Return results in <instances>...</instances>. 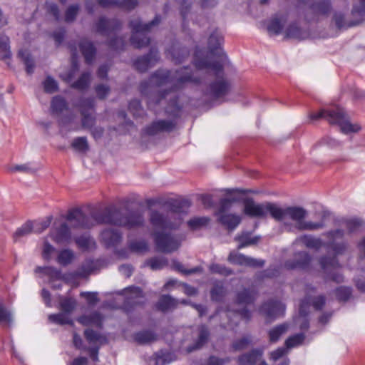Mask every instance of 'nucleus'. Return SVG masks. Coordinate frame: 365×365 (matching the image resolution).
I'll list each match as a JSON object with an SVG mask.
<instances>
[{"label": "nucleus", "instance_id": "obj_29", "mask_svg": "<svg viewBox=\"0 0 365 365\" xmlns=\"http://www.w3.org/2000/svg\"><path fill=\"white\" fill-rule=\"evenodd\" d=\"M36 273H43L49 277L51 282L53 283L57 280L63 279V276L59 269L52 267H37L35 269Z\"/></svg>", "mask_w": 365, "mask_h": 365}, {"label": "nucleus", "instance_id": "obj_9", "mask_svg": "<svg viewBox=\"0 0 365 365\" xmlns=\"http://www.w3.org/2000/svg\"><path fill=\"white\" fill-rule=\"evenodd\" d=\"M351 20L347 19L342 12H335L333 21L339 29H346L355 26L365 19V0H359V4H354L351 10Z\"/></svg>", "mask_w": 365, "mask_h": 365}, {"label": "nucleus", "instance_id": "obj_37", "mask_svg": "<svg viewBox=\"0 0 365 365\" xmlns=\"http://www.w3.org/2000/svg\"><path fill=\"white\" fill-rule=\"evenodd\" d=\"M308 299H304L299 307V316L296 319V324H299L300 329L307 330L309 328V320L307 319L306 315V307L308 304Z\"/></svg>", "mask_w": 365, "mask_h": 365}, {"label": "nucleus", "instance_id": "obj_48", "mask_svg": "<svg viewBox=\"0 0 365 365\" xmlns=\"http://www.w3.org/2000/svg\"><path fill=\"white\" fill-rule=\"evenodd\" d=\"M75 257L74 252L69 249L62 250L58 255L57 262L63 266H66L72 262Z\"/></svg>", "mask_w": 365, "mask_h": 365}, {"label": "nucleus", "instance_id": "obj_23", "mask_svg": "<svg viewBox=\"0 0 365 365\" xmlns=\"http://www.w3.org/2000/svg\"><path fill=\"white\" fill-rule=\"evenodd\" d=\"M263 354L262 349H254L250 352L243 354L238 356L237 362L240 365H255L262 361Z\"/></svg>", "mask_w": 365, "mask_h": 365}, {"label": "nucleus", "instance_id": "obj_6", "mask_svg": "<svg viewBox=\"0 0 365 365\" xmlns=\"http://www.w3.org/2000/svg\"><path fill=\"white\" fill-rule=\"evenodd\" d=\"M312 120H317L320 118H324L331 124H337L339 125L341 131L345 134L350 133H357L361 127L357 124H352L349 122V118L344 109L336 107L330 110H322L317 113H312L309 115Z\"/></svg>", "mask_w": 365, "mask_h": 365}, {"label": "nucleus", "instance_id": "obj_16", "mask_svg": "<svg viewBox=\"0 0 365 365\" xmlns=\"http://www.w3.org/2000/svg\"><path fill=\"white\" fill-rule=\"evenodd\" d=\"M160 59L158 51L152 48L148 54L138 58L134 62L135 68L140 72H145L153 66Z\"/></svg>", "mask_w": 365, "mask_h": 365}, {"label": "nucleus", "instance_id": "obj_57", "mask_svg": "<svg viewBox=\"0 0 365 365\" xmlns=\"http://www.w3.org/2000/svg\"><path fill=\"white\" fill-rule=\"evenodd\" d=\"M304 338L305 336L304 334H297L294 336L289 337L285 341V346L287 349L297 346L302 344L303 341L304 340Z\"/></svg>", "mask_w": 365, "mask_h": 365}, {"label": "nucleus", "instance_id": "obj_62", "mask_svg": "<svg viewBox=\"0 0 365 365\" xmlns=\"http://www.w3.org/2000/svg\"><path fill=\"white\" fill-rule=\"evenodd\" d=\"M210 221V219L206 217H195L188 221V226L192 230L199 229L206 225Z\"/></svg>", "mask_w": 365, "mask_h": 365}, {"label": "nucleus", "instance_id": "obj_21", "mask_svg": "<svg viewBox=\"0 0 365 365\" xmlns=\"http://www.w3.org/2000/svg\"><path fill=\"white\" fill-rule=\"evenodd\" d=\"M120 27V23L116 19H106L105 17H101L96 24V31L98 33L108 36L115 32Z\"/></svg>", "mask_w": 365, "mask_h": 365}, {"label": "nucleus", "instance_id": "obj_43", "mask_svg": "<svg viewBox=\"0 0 365 365\" xmlns=\"http://www.w3.org/2000/svg\"><path fill=\"white\" fill-rule=\"evenodd\" d=\"M71 148L81 153H86L89 150V144L86 136L75 138L71 144Z\"/></svg>", "mask_w": 365, "mask_h": 365}, {"label": "nucleus", "instance_id": "obj_17", "mask_svg": "<svg viewBox=\"0 0 365 365\" xmlns=\"http://www.w3.org/2000/svg\"><path fill=\"white\" fill-rule=\"evenodd\" d=\"M311 259V256L307 252H298L294 255L292 259L287 260L284 263V267L288 269H304L309 267Z\"/></svg>", "mask_w": 365, "mask_h": 365}, {"label": "nucleus", "instance_id": "obj_56", "mask_svg": "<svg viewBox=\"0 0 365 365\" xmlns=\"http://www.w3.org/2000/svg\"><path fill=\"white\" fill-rule=\"evenodd\" d=\"M227 317H230L231 314H232L236 319H249L251 317V314L250 311L245 308L243 307L240 309H228L227 311Z\"/></svg>", "mask_w": 365, "mask_h": 365}, {"label": "nucleus", "instance_id": "obj_42", "mask_svg": "<svg viewBox=\"0 0 365 365\" xmlns=\"http://www.w3.org/2000/svg\"><path fill=\"white\" fill-rule=\"evenodd\" d=\"M288 328L287 324H282L271 329L268 332L269 341L272 343L277 342L281 336L287 331Z\"/></svg>", "mask_w": 365, "mask_h": 365}, {"label": "nucleus", "instance_id": "obj_12", "mask_svg": "<svg viewBox=\"0 0 365 365\" xmlns=\"http://www.w3.org/2000/svg\"><path fill=\"white\" fill-rule=\"evenodd\" d=\"M80 113L82 116L81 125L83 128L89 130L96 125V117L92 112L94 110V99H81L79 104Z\"/></svg>", "mask_w": 365, "mask_h": 365}, {"label": "nucleus", "instance_id": "obj_41", "mask_svg": "<svg viewBox=\"0 0 365 365\" xmlns=\"http://www.w3.org/2000/svg\"><path fill=\"white\" fill-rule=\"evenodd\" d=\"M77 246L83 250L93 249L96 246L94 240L87 234L81 235L75 239Z\"/></svg>", "mask_w": 365, "mask_h": 365}, {"label": "nucleus", "instance_id": "obj_24", "mask_svg": "<svg viewBox=\"0 0 365 365\" xmlns=\"http://www.w3.org/2000/svg\"><path fill=\"white\" fill-rule=\"evenodd\" d=\"M217 222L225 226L228 230H234L241 222L242 218L240 215L232 213H224L216 216Z\"/></svg>", "mask_w": 365, "mask_h": 365}, {"label": "nucleus", "instance_id": "obj_35", "mask_svg": "<svg viewBox=\"0 0 365 365\" xmlns=\"http://www.w3.org/2000/svg\"><path fill=\"white\" fill-rule=\"evenodd\" d=\"M11 57V52L9 46V38L8 36H0V58L9 66V60Z\"/></svg>", "mask_w": 365, "mask_h": 365}, {"label": "nucleus", "instance_id": "obj_49", "mask_svg": "<svg viewBox=\"0 0 365 365\" xmlns=\"http://www.w3.org/2000/svg\"><path fill=\"white\" fill-rule=\"evenodd\" d=\"M225 293V287L222 282H216L210 291L212 300L220 302L222 299Z\"/></svg>", "mask_w": 365, "mask_h": 365}, {"label": "nucleus", "instance_id": "obj_51", "mask_svg": "<svg viewBox=\"0 0 365 365\" xmlns=\"http://www.w3.org/2000/svg\"><path fill=\"white\" fill-rule=\"evenodd\" d=\"M76 302L72 298H62L60 300L61 310L69 315L75 309Z\"/></svg>", "mask_w": 365, "mask_h": 365}, {"label": "nucleus", "instance_id": "obj_7", "mask_svg": "<svg viewBox=\"0 0 365 365\" xmlns=\"http://www.w3.org/2000/svg\"><path fill=\"white\" fill-rule=\"evenodd\" d=\"M160 21V17L156 16L155 19L148 24H143L139 19H134L130 21V27L132 29L130 37L131 44L136 48H141L148 46L150 38L147 36V32Z\"/></svg>", "mask_w": 365, "mask_h": 365}, {"label": "nucleus", "instance_id": "obj_38", "mask_svg": "<svg viewBox=\"0 0 365 365\" xmlns=\"http://www.w3.org/2000/svg\"><path fill=\"white\" fill-rule=\"evenodd\" d=\"M18 56L24 63L26 73L32 74L34 72L35 62L30 53L27 50H20Z\"/></svg>", "mask_w": 365, "mask_h": 365}, {"label": "nucleus", "instance_id": "obj_2", "mask_svg": "<svg viewBox=\"0 0 365 365\" xmlns=\"http://www.w3.org/2000/svg\"><path fill=\"white\" fill-rule=\"evenodd\" d=\"M244 213L251 217L263 218L269 213L276 221L282 222L287 231H315L325 227L326 212H323L321 220L317 222L307 221L308 212L300 206L281 207L275 203L264 202L257 204L252 198L244 201Z\"/></svg>", "mask_w": 365, "mask_h": 365}, {"label": "nucleus", "instance_id": "obj_36", "mask_svg": "<svg viewBox=\"0 0 365 365\" xmlns=\"http://www.w3.org/2000/svg\"><path fill=\"white\" fill-rule=\"evenodd\" d=\"M84 336L91 344H99L102 345L107 342V339L104 336L91 329H86L84 331Z\"/></svg>", "mask_w": 365, "mask_h": 365}, {"label": "nucleus", "instance_id": "obj_22", "mask_svg": "<svg viewBox=\"0 0 365 365\" xmlns=\"http://www.w3.org/2000/svg\"><path fill=\"white\" fill-rule=\"evenodd\" d=\"M175 123L173 120H160L154 121L145 129L148 135H155L160 132H170L173 130Z\"/></svg>", "mask_w": 365, "mask_h": 365}, {"label": "nucleus", "instance_id": "obj_1", "mask_svg": "<svg viewBox=\"0 0 365 365\" xmlns=\"http://www.w3.org/2000/svg\"><path fill=\"white\" fill-rule=\"evenodd\" d=\"M186 82L200 83V79L191 73L190 68H182L173 72L168 70H158L148 81H143L140 86L141 94L147 98L148 106L155 110V106H163L165 112L177 117L181 107L178 104L177 90L182 88Z\"/></svg>", "mask_w": 365, "mask_h": 365}, {"label": "nucleus", "instance_id": "obj_55", "mask_svg": "<svg viewBox=\"0 0 365 365\" xmlns=\"http://www.w3.org/2000/svg\"><path fill=\"white\" fill-rule=\"evenodd\" d=\"M129 248L133 252L143 253L148 250V245L145 240H133L129 242Z\"/></svg>", "mask_w": 365, "mask_h": 365}, {"label": "nucleus", "instance_id": "obj_10", "mask_svg": "<svg viewBox=\"0 0 365 365\" xmlns=\"http://www.w3.org/2000/svg\"><path fill=\"white\" fill-rule=\"evenodd\" d=\"M156 250L163 253H171L177 250L181 244L182 239L178 236L160 231L153 232Z\"/></svg>", "mask_w": 365, "mask_h": 365}, {"label": "nucleus", "instance_id": "obj_31", "mask_svg": "<svg viewBox=\"0 0 365 365\" xmlns=\"http://www.w3.org/2000/svg\"><path fill=\"white\" fill-rule=\"evenodd\" d=\"M235 240L239 243L237 249L240 250L245 247L257 244L259 240V237H252L250 232H243L240 235L235 236Z\"/></svg>", "mask_w": 365, "mask_h": 365}, {"label": "nucleus", "instance_id": "obj_53", "mask_svg": "<svg viewBox=\"0 0 365 365\" xmlns=\"http://www.w3.org/2000/svg\"><path fill=\"white\" fill-rule=\"evenodd\" d=\"M209 269L212 273L219 274L223 276H230L233 274L232 269L220 264L212 263L210 265Z\"/></svg>", "mask_w": 365, "mask_h": 365}, {"label": "nucleus", "instance_id": "obj_50", "mask_svg": "<svg viewBox=\"0 0 365 365\" xmlns=\"http://www.w3.org/2000/svg\"><path fill=\"white\" fill-rule=\"evenodd\" d=\"M90 81L91 73L84 72L76 82L72 83L71 87L78 90H84L88 86Z\"/></svg>", "mask_w": 365, "mask_h": 365}, {"label": "nucleus", "instance_id": "obj_59", "mask_svg": "<svg viewBox=\"0 0 365 365\" xmlns=\"http://www.w3.org/2000/svg\"><path fill=\"white\" fill-rule=\"evenodd\" d=\"M128 109L135 117H141L144 110L139 100L133 99L129 103Z\"/></svg>", "mask_w": 365, "mask_h": 365}, {"label": "nucleus", "instance_id": "obj_25", "mask_svg": "<svg viewBox=\"0 0 365 365\" xmlns=\"http://www.w3.org/2000/svg\"><path fill=\"white\" fill-rule=\"evenodd\" d=\"M157 339V334L150 329L141 330L133 334L134 341L140 345L151 344L155 341Z\"/></svg>", "mask_w": 365, "mask_h": 365}, {"label": "nucleus", "instance_id": "obj_60", "mask_svg": "<svg viewBox=\"0 0 365 365\" xmlns=\"http://www.w3.org/2000/svg\"><path fill=\"white\" fill-rule=\"evenodd\" d=\"M283 28V24L277 18L272 19L267 25V31L271 34H279Z\"/></svg>", "mask_w": 365, "mask_h": 365}, {"label": "nucleus", "instance_id": "obj_20", "mask_svg": "<svg viewBox=\"0 0 365 365\" xmlns=\"http://www.w3.org/2000/svg\"><path fill=\"white\" fill-rule=\"evenodd\" d=\"M190 52L187 48L181 46L179 43H174L172 46L167 50V57L174 63H181L189 56Z\"/></svg>", "mask_w": 365, "mask_h": 365}, {"label": "nucleus", "instance_id": "obj_61", "mask_svg": "<svg viewBox=\"0 0 365 365\" xmlns=\"http://www.w3.org/2000/svg\"><path fill=\"white\" fill-rule=\"evenodd\" d=\"M251 342V339L249 336H245L240 339L235 341L232 343V346L234 351H241L247 349Z\"/></svg>", "mask_w": 365, "mask_h": 365}, {"label": "nucleus", "instance_id": "obj_26", "mask_svg": "<svg viewBox=\"0 0 365 365\" xmlns=\"http://www.w3.org/2000/svg\"><path fill=\"white\" fill-rule=\"evenodd\" d=\"M77 321L83 326L102 327L103 316L98 312H94L89 315H83L77 319Z\"/></svg>", "mask_w": 365, "mask_h": 365}, {"label": "nucleus", "instance_id": "obj_5", "mask_svg": "<svg viewBox=\"0 0 365 365\" xmlns=\"http://www.w3.org/2000/svg\"><path fill=\"white\" fill-rule=\"evenodd\" d=\"M324 236L329 239V241L326 242L325 247L331 250L334 254V257L324 256L319 260L322 268L328 271L329 268L334 269L339 267V264L336 256L344 255L346 252L348 244L344 242H336V240L342 239L344 236V231L341 229L329 230L324 233Z\"/></svg>", "mask_w": 365, "mask_h": 365}, {"label": "nucleus", "instance_id": "obj_28", "mask_svg": "<svg viewBox=\"0 0 365 365\" xmlns=\"http://www.w3.org/2000/svg\"><path fill=\"white\" fill-rule=\"evenodd\" d=\"M126 295V302L128 304H141V299L143 298L142 290L137 287H129L123 290Z\"/></svg>", "mask_w": 365, "mask_h": 365}, {"label": "nucleus", "instance_id": "obj_44", "mask_svg": "<svg viewBox=\"0 0 365 365\" xmlns=\"http://www.w3.org/2000/svg\"><path fill=\"white\" fill-rule=\"evenodd\" d=\"M307 36V34L295 24H291L286 30V36L287 38L302 40L305 38Z\"/></svg>", "mask_w": 365, "mask_h": 365}, {"label": "nucleus", "instance_id": "obj_8", "mask_svg": "<svg viewBox=\"0 0 365 365\" xmlns=\"http://www.w3.org/2000/svg\"><path fill=\"white\" fill-rule=\"evenodd\" d=\"M177 212V208L168 212L166 215L152 210L150 212V222L154 231L176 229L181 223V219L179 217H176V215H178Z\"/></svg>", "mask_w": 365, "mask_h": 365}, {"label": "nucleus", "instance_id": "obj_45", "mask_svg": "<svg viewBox=\"0 0 365 365\" xmlns=\"http://www.w3.org/2000/svg\"><path fill=\"white\" fill-rule=\"evenodd\" d=\"M48 319L51 322L64 325V324H70L73 325V320L70 318L69 315L61 312L58 314H51L48 316Z\"/></svg>", "mask_w": 365, "mask_h": 365}, {"label": "nucleus", "instance_id": "obj_18", "mask_svg": "<svg viewBox=\"0 0 365 365\" xmlns=\"http://www.w3.org/2000/svg\"><path fill=\"white\" fill-rule=\"evenodd\" d=\"M292 245H304L308 249L319 250L322 247H325L326 242H324L320 238L315 237L311 235L304 234L297 237L293 241Z\"/></svg>", "mask_w": 365, "mask_h": 365}, {"label": "nucleus", "instance_id": "obj_13", "mask_svg": "<svg viewBox=\"0 0 365 365\" xmlns=\"http://www.w3.org/2000/svg\"><path fill=\"white\" fill-rule=\"evenodd\" d=\"M227 261L232 264L250 267H262L264 265V261L262 259H255L235 251L230 252L227 257Z\"/></svg>", "mask_w": 365, "mask_h": 365}, {"label": "nucleus", "instance_id": "obj_54", "mask_svg": "<svg viewBox=\"0 0 365 365\" xmlns=\"http://www.w3.org/2000/svg\"><path fill=\"white\" fill-rule=\"evenodd\" d=\"M147 264L153 269H161L168 264V260L164 257H155L147 262Z\"/></svg>", "mask_w": 365, "mask_h": 365}, {"label": "nucleus", "instance_id": "obj_19", "mask_svg": "<svg viewBox=\"0 0 365 365\" xmlns=\"http://www.w3.org/2000/svg\"><path fill=\"white\" fill-rule=\"evenodd\" d=\"M122 233L116 228H108L101 233V240L107 247H113L118 245L122 240Z\"/></svg>", "mask_w": 365, "mask_h": 365}, {"label": "nucleus", "instance_id": "obj_33", "mask_svg": "<svg viewBox=\"0 0 365 365\" xmlns=\"http://www.w3.org/2000/svg\"><path fill=\"white\" fill-rule=\"evenodd\" d=\"M100 6L107 7L110 5H118L127 9H132L138 4L137 0H98Z\"/></svg>", "mask_w": 365, "mask_h": 365}, {"label": "nucleus", "instance_id": "obj_63", "mask_svg": "<svg viewBox=\"0 0 365 365\" xmlns=\"http://www.w3.org/2000/svg\"><path fill=\"white\" fill-rule=\"evenodd\" d=\"M52 220V216H48L44 220L35 223L34 225H33L34 232L35 233H41L50 226Z\"/></svg>", "mask_w": 365, "mask_h": 365}, {"label": "nucleus", "instance_id": "obj_32", "mask_svg": "<svg viewBox=\"0 0 365 365\" xmlns=\"http://www.w3.org/2000/svg\"><path fill=\"white\" fill-rule=\"evenodd\" d=\"M178 304V301L170 295H163L157 304L158 309L162 312H167L175 309Z\"/></svg>", "mask_w": 365, "mask_h": 365}, {"label": "nucleus", "instance_id": "obj_39", "mask_svg": "<svg viewBox=\"0 0 365 365\" xmlns=\"http://www.w3.org/2000/svg\"><path fill=\"white\" fill-rule=\"evenodd\" d=\"M255 295L256 294L253 290L244 289L237 295V304L242 306L251 304L254 302Z\"/></svg>", "mask_w": 365, "mask_h": 365}, {"label": "nucleus", "instance_id": "obj_47", "mask_svg": "<svg viewBox=\"0 0 365 365\" xmlns=\"http://www.w3.org/2000/svg\"><path fill=\"white\" fill-rule=\"evenodd\" d=\"M33 231V223L31 221H28L26 223H24L21 227L18 228L16 231L14 233V240L16 242L21 237L29 235Z\"/></svg>", "mask_w": 365, "mask_h": 365}, {"label": "nucleus", "instance_id": "obj_3", "mask_svg": "<svg viewBox=\"0 0 365 365\" xmlns=\"http://www.w3.org/2000/svg\"><path fill=\"white\" fill-rule=\"evenodd\" d=\"M224 42V38L221 32L217 29H213L208 38L207 47L210 53L212 56H216L215 61H211L209 57L201 58L198 53L195 54L194 63L197 69H209L212 71L217 76V78L212 82L207 90L206 95L219 99L226 96L230 88L229 83L222 77L223 66L222 63L226 59V55L222 49V45Z\"/></svg>", "mask_w": 365, "mask_h": 365}, {"label": "nucleus", "instance_id": "obj_14", "mask_svg": "<svg viewBox=\"0 0 365 365\" xmlns=\"http://www.w3.org/2000/svg\"><path fill=\"white\" fill-rule=\"evenodd\" d=\"M284 311L285 305L276 300L267 301L262 305L259 309L260 313L266 317L267 320L270 321L282 316Z\"/></svg>", "mask_w": 365, "mask_h": 365}, {"label": "nucleus", "instance_id": "obj_30", "mask_svg": "<svg viewBox=\"0 0 365 365\" xmlns=\"http://www.w3.org/2000/svg\"><path fill=\"white\" fill-rule=\"evenodd\" d=\"M209 336L210 331L208 328L205 325H201L199 327L197 339L196 340L194 346L188 348V351L190 352L193 350L200 349L207 342Z\"/></svg>", "mask_w": 365, "mask_h": 365}, {"label": "nucleus", "instance_id": "obj_27", "mask_svg": "<svg viewBox=\"0 0 365 365\" xmlns=\"http://www.w3.org/2000/svg\"><path fill=\"white\" fill-rule=\"evenodd\" d=\"M79 47L86 62L88 64H91L94 59L96 52L95 46L91 41L83 39L80 42Z\"/></svg>", "mask_w": 365, "mask_h": 365}, {"label": "nucleus", "instance_id": "obj_46", "mask_svg": "<svg viewBox=\"0 0 365 365\" xmlns=\"http://www.w3.org/2000/svg\"><path fill=\"white\" fill-rule=\"evenodd\" d=\"M51 108L53 113L60 114L67 109V103L63 98L57 96L53 98Z\"/></svg>", "mask_w": 365, "mask_h": 365}, {"label": "nucleus", "instance_id": "obj_15", "mask_svg": "<svg viewBox=\"0 0 365 365\" xmlns=\"http://www.w3.org/2000/svg\"><path fill=\"white\" fill-rule=\"evenodd\" d=\"M49 237L57 244H68L71 241V232L66 222L55 225L49 232Z\"/></svg>", "mask_w": 365, "mask_h": 365}, {"label": "nucleus", "instance_id": "obj_40", "mask_svg": "<svg viewBox=\"0 0 365 365\" xmlns=\"http://www.w3.org/2000/svg\"><path fill=\"white\" fill-rule=\"evenodd\" d=\"M71 51L72 52V61H71V68L70 71L65 74V76H63V79L67 81L70 82L72 81V79L74 78L76 73L78 71L79 66L77 62V50L76 47L70 46Z\"/></svg>", "mask_w": 365, "mask_h": 365}, {"label": "nucleus", "instance_id": "obj_34", "mask_svg": "<svg viewBox=\"0 0 365 365\" xmlns=\"http://www.w3.org/2000/svg\"><path fill=\"white\" fill-rule=\"evenodd\" d=\"M316 14L327 16L331 11V3L329 0H319L311 6Z\"/></svg>", "mask_w": 365, "mask_h": 365}, {"label": "nucleus", "instance_id": "obj_52", "mask_svg": "<svg viewBox=\"0 0 365 365\" xmlns=\"http://www.w3.org/2000/svg\"><path fill=\"white\" fill-rule=\"evenodd\" d=\"M236 201H237V200L235 198H232V199L222 198V199H221L219 202V207L215 213V216H218V215H222L224 213H228L227 211L230 210V209L231 208L232 203Z\"/></svg>", "mask_w": 365, "mask_h": 365}, {"label": "nucleus", "instance_id": "obj_4", "mask_svg": "<svg viewBox=\"0 0 365 365\" xmlns=\"http://www.w3.org/2000/svg\"><path fill=\"white\" fill-rule=\"evenodd\" d=\"M94 217L98 223L110 224L128 229L142 227L145 222L143 212L139 210L129 211L126 215H123L118 209L106 208L103 214L97 215Z\"/></svg>", "mask_w": 365, "mask_h": 365}, {"label": "nucleus", "instance_id": "obj_11", "mask_svg": "<svg viewBox=\"0 0 365 365\" xmlns=\"http://www.w3.org/2000/svg\"><path fill=\"white\" fill-rule=\"evenodd\" d=\"M101 214H103V212L94 213L89 217L86 215L80 208H73L68 212L66 219L75 228H90L98 224L94 217Z\"/></svg>", "mask_w": 365, "mask_h": 365}, {"label": "nucleus", "instance_id": "obj_64", "mask_svg": "<svg viewBox=\"0 0 365 365\" xmlns=\"http://www.w3.org/2000/svg\"><path fill=\"white\" fill-rule=\"evenodd\" d=\"M359 250V266L365 271V237L358 243Z\"/></svg>", "mask_w": 365, "mask_h": 365}, {"label": "nucleus", "instance_id": "obj_58", "mask_svg": "<svg viewBox=\"0 0 365 365\" xmlns=\"http://www.w3.org/2000/svg\"><path fill=\"white\" fill-rule=\"evenodd\" d=\"M43 90L46 93H53L58 91L57 81L51 76H47L43 82Z\"/></svg>", "mask_w": 365, "mask_h": 365}]
</instances>
